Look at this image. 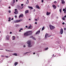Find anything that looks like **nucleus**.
<instances>
[{
	"instance_id": "obj_1",
	"label": "nucleus",
	"mask_w": 66,
	"mask_h": 66,
	"mask_svg": "<svg viewBox=\"0 0 66 66\" xmlns=\"http://www.w3.org/2000/svg\"><path fill=\"white\" fill-rule=\"evenodd\" d=\"M32 34V31H28L27 32L24 34V35L25 36H28L30 35H31Z\"/></svg>"
},
{
	"instance_id": "obj_2",
	"label": "nucleus",
	"mask_w": 66,
	"mask_h": 66,
	"mask_svg": "<svg viewBox=\"0 0 66 66\" xmlns=\"http://www.w3.org/2000/svg\"><path fill=\"white\" fill-rule=\"evenodd\" d=\"M27 43L28 44V47H31L32 46L31 45V41L30 40L28 41L27 42Z\"/></svg>"
},
{
	"instance_id": "obj_3",
	"label": "nucleus",
	"mask_w": 66,
	"mask_h": 66,
	"mask_svg": "<svg viewBox=\"0 0 66 66\" xmlns=\"http://www.w3.org/2000/svg\"><path fill=\"white\" fill-rule=\"evenodd\" d=\"M49 27L51 30H53V29H54V28H55V27H54L52 25H50Z\"/></svg>"
},
{
	"instance_id": "obj_4",
	"label": "nucleus",
	"mask_w": 66,
	"mask_h": 66,
	"mask_svg": "<svg viewBox=\"0 0 66 66\" xmlns=\"http://www.w3.org/2000/svg\"><path fill=\"white\" fill-rule=\"evenodd\" d=\"M63 30L62 28H61V29L60 33L61 34H63Z\"/></svg>"
},
{
	"instance_id": "obj_5",
	"label": "nucleus",
	"mask_w": 66,
	"mask_h": 66,
	"mask_svg": "<svg viewBox=\"0 0 66 66\" xmlns=\"http://www.w3.org/2000/svg\"><path fill=\"white\" fill-rule=\"evenodd\" d=\"M36 8L38 9H40L39 6L38 5H37L36 6Z\"/></svg>"
},
{
	"instance_id": "obj_6",
	"label": "nucleus",
	"mask_w": 66,
	"mask_h": 66,
	"mask_svg": "<svg viewBox=\"0 0 66 66\" xmlns=\"http://www.w3.org/2000/svg\"><path fill=\"white\" fill-rule=\"evenodd\" d=\"M23 16V14H21L19 16V18H20L21 17H22Z\"/></svg>"
},
{
	"instance_id": "obj_7",
	"label": "nucleus",
	"mask_w": 66,
	"mask_h": 66,
	"mask_svg": "<svg viewBox=\"0 0 66 66\" xmlns=\"http://www.w3.org/2000/svg\"><path fill=\"white\" fill-rule=\"evenodd\" d=\"M18 13V11H17L15 12H14V13L15 14H17Z\"/></svg>"
},
{
	"instance_id": "obj_8",
	"label": "nucleus",
	"mask_w": 66,
	"mask_h": 66,
	"mask_svg": "<svg viewBox=\"0 0 66 66\" xmlns=\"http://www.w3.org/2000/svg\"><path fill=\"white\" fill-rule=\"evenodd\" d=\"M61 1L62 2V4H64L65 3V1H64V0H61Z\"/></svg>"
},
{
	"instance_id": "obj_9",
	"label": "nucleus",
	"mask_w": 66,
	"mask_h": 66,
	"mask_svg": "<svg viewBox=\"0 0 66 66\" xmlns=\"http://www.w3.org/2000/svg\"><path fill=\"white\" fill-rule=\"evenodd\" d=\"M28 7L29 8V9H30L31 10H33V7H32V6H29Z\"/></svg>"
},
{
	"instance_id": "obj_10",
	"label": "nucleus",
	"mask_w": 66,
	"mask_h": 66,
	"mask_svg": "<svg viewBox=\"0 0 66 66\" xmlns=\"http://www.w3.org/2000/svg\"><path fill=\"white\" fill-rule=\"evenodd\" d=\"M51 14L50 12L49 13L48 11L47 12L46 15H49L50 14Z\"/></svg>"
},
{
	"instance_id": "obj_11",
	"label": "nucleus",
	"mask_w": 66,
	"mask_h": 66,
	"mask_svg": "<svg viewBox=\"0 0 66 66\" xmlns=\"http://www.w3.org/2000/svg\"><path fill=\"white\" fill-rule=\"evenodd\" d=\"M48 34H46L45 36V37L46 39V38L47 37V36H48Z\"/></svg>"
},
{
	"instance_id": "obj_12",
	"label": "nucleus",
	"mask_w": 66,
	"mask_h": 66,
	"mask_svg": "<svg viewBox=\"0 0 66 66\" xmlns=\"http://www.w3.org/2000/svg\"><path fill=\"white\" fill-rule=\"evenodd\" d=\"M25 14H27V13H29V10H27L25 11Z\"/></svg>"
},
{
	"instance_id": "obj_13",
	"label": "nucleus",
	"mask_w": 66,
	"mask_h": 66,
	"mask_svg": "<svg viewBox=\"0 0 66 66\" xmlns=\"http://www.w3.org/2000/svg\"><path fill=\"white\" fill-rule=\"evenodd\" d=\"M31 38H32L33 39H34V40H36V38H35L34 37H33V36H31Z\"/></svg>"
},
{
	"instance_id": "obj_14",
	"label": "nucleus",
	"mask_w": 66,
	"mask_h": 66,
	"mask_svg": "<svg viewBox=\"0 0 66 66\" xmlns=\"http://www.w3.org/2000/svg\"><path fill=\"white\" fill-rule=\"evenodd\" d=\"M40 33V30H39L36 33V34H39Z\"/></svg>"
},
{
	"instance_id": "obj_15",
	"label": "nucleus",
	"mask_w": 66,
	"mask_h": 66,
	"mask_svg": "<svg viewBox=\"0 0 66 66\" xmlns=\"http://www.w3.org/2000/svg\"><path fill=\"white\" fill-rule=\"evenodd\" d=\"M13 55L15 56H17V54L16 53H14L13 54Z\"/></svg>"
},
{
	"instance_id": "obj_16",
	"label": "nucleus",
	"mask_w": 66,
	"mask_h": 66,
	"mask_svg": "<svg viewBox=\"0 0 66 66\" xmlns=\"http://www.w3.org/2000/svg\"><path fill=\"white\" fill-rule=\"evenodd\" d=\"M18 64V62H16L14 63V65L15 66H16Z\"/></svg>"
},
{
	"instance_id": "obj_17",
	"label": "nucleus",
	"mask_w": 66,
	"mask_h": 66,
	"mask_svg": "<svg viewBox=\"0 0 66 66\" xmlns=\"http://www.w3.org/2000/svg\"><path fill=\"white\" fill-rule=\"evenodd\" d=\"M32 26H29V27H28V28L29 29H31L32 28Z\"/></svg>"
},
{
	"instance_id": "obj_18",
	"label": "nucleus",
	"mask_w": 66,
	"mask_h": 66,
	"mask_svg": "<svg viewBox=\"0 0 66 66\" xmlns=\"http://www.w3.org/2000/svg\"><path fill=\"white\" fill-rule=\"evenodd\" d=\"M9 20H8V21H11V17L9 18Z\"/></svg>"
},
{
	"instance_id": "obj_19",
	"label": "nucleus",
	"mask_w": 66,
	"mask_h": 66,
	"mask_svg": "<svg viewBox=\"0 0 66 66\" xmlns=\"http://www.w3.org/2000/svg\"><path fill=\"white\" fill-rule=\"evenodd\" d=\"M44 29H45V27H43L42 28V30L43 31V30H44Z\"/></svg>"
},
{
	"instance_id": "obj_20",
	"label": "nucleus",
	"mask_w": 66,
	"mask_h": 66,
	"mask_svg": "<svg viewBox=\"0 0 66 66\" xmlns=\"http://www.w3.org/2000/svg\"><path fill=\"white\" fill-rule=\"evenodd\" d=\"M13 40H14L15 39V37L13 36Z\"/></svg>"
},
{
	"instance_id": "obj_21",
	"label": "nucleus",
	"mask_w": 66,
	"mask_h": 66,
	"mask_svg": "<svg viewBox=\"0 0 66 66\" xmlns=\"http://www.w3.org/2000/svg\"><path fill=\"white\" fill-rule=\"evenodd\" d=\"M15 3V0H13V4H14V3Z\"/></svg>"
},
{
	"instance_id": "obj_22",
	"label": "nucleus",
	"mask_w": 66,
	"mask_h": 66,
	"mask_svg": "<svg viewBox=\"0 0 66 66\" xmlns=\"http://www.w3.org/2000/svg\"><path fill=\"white\" fill-rule=\"evenodd\" d=\"M19 22V20H17L16 21V22Z\"/></svg>"
},
{
	"instance_id": "obj_23",
	"label": "nucleus",
	"mask_w": 66,
	"mask_h": 66,
	"mask_svg": "<svg viewBox=\"0 0 66 66\" xmlns=\"http://www.w3.org/2000/svg\"><path fill=\"white\" fill-rule=\"evenodd\" d=\"M66 11L65 9H63V11H64V12H66V11Z\"/></svg>"
},
{
	"instance_id": "obj_24",
	"label": "nucleus",
	"mask_w": 66,
	"mask_h": 66,
	"mask_svg": "<svg viewBox=\"0 0 66 66\" xmlns=\"http://www.w3.org/2000/svg\"><path fill=\"white\" fill-rule=\"evenodd\" d=\"M59 11L60 13H62V10L61 9H60L59 10Z\"/></svg>"
},
{
	"instance_id": "obj_25",
	"label": "nucleus",
	"mask_w": 66,
	"mask_h": 66,
	"mask_svg": "<svg viewBox=\"0 0 66 66\" xmlns=\"http://www.w3.org/2000/svg\"><path fill=\"white\" fill-rule=\"evenodd\" d=\"M48 47H47L45 49V50H48Z\"/></svg>"
},
{
	"instance_id": "obj_26",
	"label": "nucleus",
	"mask_w": 66,
	"mask_h": 66,
	"mask_svg": "<svg viewBox=\"0 0 66 66\" xmlns=\"http://www.w3.org/2000/svg\"><path fill=\"white\" fill-rule=\"evenodd\" d=\"M55 6V5H52V6L53 7H54Z\"/></svg>"
},
{
	"instance_id": "obj_27",
	"label": "nucleus",
	"mask_w": 66,
	"mask_h": 66,
	"mask_svg": "<svg viewBox=\"0 0 66 66\" xmlns=\"http://www.w3.org/2000/svg\"><path fill=\"white\" fill-rule=\"evenodd\" d=\"M62 19H63V20H65V18H62Z\"/></svg>"
},
{
	"instance_id": "obj_28",
	"label": "nucleus",
	"mask_w": 66,
	"mask_h": 66,
	"mask_svg": "<svg viewBox=\"0 0 66 66\" xmlns=\"http://www.w3.org/2000/svg\"><path fill=\"white\" fill-rule=\"evenodd\" d=\"M54 9L55 10V9H56V6H55L54 7Z\"/></svg>"
},
{
	"instance_id": "obj_29",
	"label": "nucleus",
	"mask_w": 66,
	"mask_h": 66,
	"mask_svg": "<svg viewBox=\"0 0 66 66\" xmlns=\"http://www.w3.org/2000/svg\"><path fill=\"white\" fill-rule=\"evenodd\" d=\"M21 21H22V19H20V20H19V22H20Z\"/></svg>"
},
{
	"instance_id": "obj_30",
	"label": "nucleus",
	"mask_w": 66,
	"mask_h": 66,
	"mask_svg": "<svg viewBox=\"0 0 66 66\" xmlns=\"http://www.w3.org/2000/svg\"><path fill=\"white\" fill-rule=\"evenodd\" d=\"M35 21H37V19H35Z\"/></svg>"
},
{
	"instance_id": "obj_31",
	"label": "nucleus",
	"mask_w": 66,
	"mask_h": 66,
	"mask_svg": "<svg viewBox=\"0 0 66 66\" xmlns=\"http://www.w3.org/2000/svg\"><path fill=\"white\" fill-rule=\"evenodd\" d=\"M14 17L15 18H17V15H15L14 16Z\"/></svg>"
},
{
	"instance_id": "obj_32",
	"label": "nucleus",
	"mask_w": 66,
	"mask_h": 66,
	"mask_svg": "<svg viewBox=\"0 0 66 66\" xmlns=\"http://www.w3.org/2000/svg\"><path fill=\"white\" fill-rule=\"evenodd\" d=\"M55 57V56H54V54H53V57Z\"/></svg>"
},
{
	"instance_id": "obj_33",
	"label": "nucleus",
	"mask_w": 66,
	"mask_h": 66,
	"mask_svg": "<svg viewBox=\"0 0 66 66\" xmlns=\"http://www.w3.org/2000/svg\"><path fill=\"white\" fill-rule=\"evenodd\" d=\"M15 11H17V9H15Z\"/></svg>"
},
{
	"instance_id": "obj_34",
	"label": "nucleus",
	"mask_w": 66,
	"mask_h": 66,
	"mask_svg": "<svg viewBox=\"0 0 66 66\" xmlns=\"http://www.w3.org/2000/svg\"><path fill=\"white\" fill-rule=\"evenodd\" d=\"M6 50V51H9V50L7 51V50Z\"/></svg>"
},
{
	"instance_id": "obj_35",
	"label": "nucleus",
	"mask_w": 66,
	"mask_h": 66,
	"mask_svg": "<svg viewBox=\"0 0 66 66\" xmlns=\"http://www.w3.org/2000/svg\"><path fill=\"white\" fill-rule=\"evenodd\" d=\"M5 57H6L7 58H8V57H9V56H6Z\"/></svg>"
},
{
	"instance_id": "obj_36",
	"label": "nucleus",
	"mask_w": 66,
	"mask_h": 66,
	"mask_svg": "<svg viewBox=\"0 0 66 66\" xmlns=\"http://www.w3.org/2000/svg\"><path fill=\"white\" fill-rule=\"evenodd\" d=\"M29 53V52H27L25 53V54H27V53Z\"/></svg>"
},
{
	"instance_id": "obj_37",
	"label": "nucleus",
	"mask_w": 66,
	"mask_h": 66,
	"mask_svg": "<svg viewBox=\"0 0 66 66\" xmlns=\"http://www.w3.org/2000/svg\"><path fill=\"white\" fill-rule=\"evenodd\" d=\"M42 2H44V0H42Z\"/></svg>"
},
{
	"instance_id": "obj_38",
	"label": "nucleus",
	"mask_w": 66,
	"mask_h": 66,
	"mask_svg": "<svg viewBox=\"0 0 66 66\" xmlns=\"http://www.w3.org/2000/svg\"><path fill=\"white\" fill-rule=\"evenodd\" d=\"M64 18H66V15H65V16H64Z\"/></svg>"
},
{
	"instance_id": "obj_39",
	"label": "nucleus",
	"mask_w": 66,
	"mask_h": 66,
	"mask_svg": "<svg viewBox=\"0 0 66 66\" xmlns=\"http://www.w3.org/2000/svg\"><path fill=\"white\" fill-rule=\"evenodd\" d=\"M64 30H66V28H64Z\"/></svg>"
},
{
	"instance_id": "obj_40",
	"label": "nucleus",
	"mask_w": 66,
	"mask_h": 66,
	"mask_svg": "<svg viewBox=\"0 0 66 66\" xmlns=\"http://www.w3.org/2000/svg\"><path fill=\"white\" fill-rule=\"evenodd\" d=\"M54 3H56L57 2H56V1H55V2H54Z\"/></svg>"
},
{
	"instance_id": "obj_41",
	"label": "nucleus",
	"mask_w": 66,
	"mask_h": 66,
	"mask_svg": "<svg viewBox=\"0 0 66 66\" xmlns=\"http://www.w3.org/2000/svg\"><path fill=\"white\" fill-rule=\"evenodd\" d=\"M1 57H4V56L3 55H2L1 56Z\"/></svg>"
},
{
	"instance_id": "obj_42",
	"label": "nucleus",
	"mask_w": 66,
	"mask_h": 66,
	"mask_svg": "<svg viewBox=\"0 0 66 66\" xmlns=\"http://www.w3.org/2000/svg\"><path fill=\"white\" fill-rule=\"evenodd\" d=\"M14 19V18H12L11 19V20H13Z\"/></svg>"
},
{
	"instance_id": "obj_43",
	"label": "nucleus",
	"mask_w": 66,
	"mask_h": 66,
	"mask_svg": "<svg viewBox=\"0 0 66 66\" xmlns=\"http://www.w3.org/2000/svg\"><path fill=\"white\" fill-rule=\"evenodd\" d=\"M23 4H21V6H23Z\"/></svg>"
},
{
	"instance_id": "obj_44",
	"label": "nucleus",
	"mask_w": 66,
	"mask_h": 66,
	"mask_svg": "<svg viewBox=\"0 0 66 66\" xmlns=\"http://www.w3.org/2000/svg\"><path fill=\"white\" fill-rule=\"evenodd\" d=\"M37 23L36 22H35V24H37Z\"/></svg>"
},
{
	"instance_id": "obj_45",
	"label": "nucleus",
	"mask_w": 66,
	"mask_h": 66,
	"mask_svg": "<svg viewBox=\"0 0 66 66\" xmlns=\"http://www.w3.org/2000/svg\"><path fill=\"white\" fill-rule=\"evenodd\" d=\"M65 24V23L63 22L62 23V24Z\"/></svg>"
},
{
	"instance_id": "obj_46",
	"label": "nucleus",
	"mask_w": 66,
	"mask_h": 66,
	"mask_svg": "<svg viewBox=\"0 0 66 66\" xmlns=\"http://www.w3.org/2000/svg\"><path fill=\"white\" fill-rule=\"evenodd\" d=\"M11 13V11H9V13Z\"/></svg>"
},
{
	"instance_id": "obj_47",
	"label": "nucleus",
	"mask_w": 66,
	"mask_h": 66,
	"mask_svg": "<svg viewBox=\"0 0 66 66\" xmlns=\"http://www.w3.org/2000/svg\"><path fill=\"white\" fill-rule=\"evenodd\" d=\"M12 32H10V34H12Z\"/></svg>"
},
{
	"instance_id": "obj_48",
	"label": "nucleus",
	"mask_w": 66,
	"mask_h": 66,
	"mask_svg": "<svg viewBox=\"0 0 66 66\" xmlns=\"http://www.w3.org/2000/svg\"><path fill=\"white\" fill-rule=\"evenodd\" d=\"M33 54H35V53H33Z\"/></svg>"
},
{
	"instance_id": "obj_49",
	"label": "nucleus",
	"mask_w": 66,
	"mask_h": 66,
	"mask_svg": "<svg viewBox=\"0 0 66 66\" xmlns=\"http://www.w3.org/2000/svg\"><path fill=\"white\" fill-rule=\"evenodd\" d=\"M21 29H20V30H19V31L20 32H21Z\"/></svg>"
},
{
	"instance_id": "obj_50",
	"label": "nucleus",
	"mask_w": 66,
	"mask_h": 66,
	"mask_svg": "<svg viewBox=\"0 0 66 66\" xmlns=\"http://www.w3.org/2000/svg\"><path fill=\"white\" fill-rule=\"evenodd\" d=\"M26 28H28V26H26Z\"/></svg>"
},
{
	"instance_id": "obj_51",
	"label": "nucleus",
	"mask_w": 66,
	"mask_h": 66,
	"mask_svg": "<svg viewBox=\"0 0 66 66\" xmlns=\"http://www.w3.org/2000/svg\"><path fill=\"white\" fill-rule=\"evenodd\" d=\"M29 20H31L30 19H29Z\"/></svg>"
},
{
	"instance_id": "obj_52",
	"label": "nucleus",
	"mask_w": 66,
	"mask_h": 66,
	"mask_svg": "<svg viewBox=\"0 0 66 66\" xmlns=\"http://www.w3.org/2000/svg\"><path fill=\"white\" fill-rule=\"evenodd\" d=\"M9 9H10V8H11V7L10 6L9 7Z\"/></svg>"
},
{
	"instance_id": "obj_53",
	"label": "nucleus",
	"mask_w": 66,
	"mask_h": 66,
	"mask_svg": "<svg viewBox=\"0 0 66 66\" xmlns=\"http://www.w3.org/2000/svg\"><path fill=\"white\" fill-rule=\"evenodd\" d=\"M7 39H9V38H7Z\"/></svg>"
},
{
	"instance_id": "obj_54",
	"label": "nucleus",
	"mask_w": 66,
	"mask_h": 66,
	"mask_svg": "<svg viewBox=\"0 0 66 66\" xmlns=\"http://www.w3.org/2000/svg\"><path fill=\"white\" fill-rule=\"evenodd\" d=\"M23 47H26V46H25V45H24Z\"/></svg>"
},
{
	"instance_id": "obj_55",
	"label": "nucleus",
	"mask_w": 66,
	"mask_h": 66,
	"mask_svg": "<svg viewBox=\"0 0 66 66\" xmlns=\"http://www.w3.org/2000/svg\"><path fill=\"white\" fill-rule=\"evenodd\" d=\"M35 9L34 10V12H35Z\"/></svg>"
},
{
	"instance_id": "obj_56",
	"label": "nucleus",
	"mask_w": 66,
	"mask_h": 66,
	"mask_svg": "<svg viewBox=\"0 0 66 66\" xmlns=\"http://www.w3.org/2000/svg\"><path fill=\"white\" fill-rule=\"evenodd\" d=\"M21 29V30H23V29H22V28H21V29Z\"/></svg>"
},
{
	"instance_id": "obj_57",
	"label": "nucleus",
	"mask_w": 66,
	"mask_h": 66,
	"mask_svg": "<svg viewBox=\"0 0 66 66\" xmlns=\"http://www.w3.org/2000/svg\"><path fill=\"white\" fill-rule=\"evenodd\" d=\"M18 1V0H16V2H17Z\"/></svg>"
},
{
	"instance_id": "obj_58",
	"label": "nucleus",
	"mask_w": 66,
	"mask_h": 66,
	"mask_svg": "<svg viewBox=\"0 0 66 66\" xmlns=\"http://www.w3.org/2000/svg\"><path fill=\"white\" fill-rule=\"evenodd\" d=\"M65 11H66V7H65Z\"/></svg>"
},
{
	"instance_id": "obj_59",
	"label": "nucleus",
	"mask_w": 66,
	"mask_h": 66,
	"mask_svg": "<svg viewBox=\"0 0 66 66\" xmlns=\"http://www.w3.org/2000/svg\"><path fill=\"white\" fill-rule=\"evenodd\" d=\"M65 11H64V13H65Z\"/></svg>"
},
{
	"instance_id": "obj_60",
	"label": "nucleus",
	"mask_w": 66,
	"mask_h": 66,
	"mask_svg": "<svg viewBox=\"0 0 66 66\" xmlns=\"http://www.w3.org/2000/svg\"><path fill=\"white\" fill-rule=\"evenodd\" d=\"M0 50H3V49H0Z\"/></svg>"
},
{
	"instance_id": "obj_61",
	"label": "nucleus",
	"mask_w": 66,
	"mask_h": 66,
	"mask_svg": "<svg viewBox=\"0 0 66 66\" xmlns=\"http://www.w3.org/2000/svg\"><path fill=\"white\" fill-rule=\"evenodd\" d=\"M22 8H23V7H22L21 8V9H22Z\"/></svg>"
},
{
	"instance_id": "obj_62",
	"label": "nucleus",
	"mask_w": 66,
	"mask_h": 66,
	"mask_svg": "<svg viewBox=\"0 0 66 66\" xmlns=\"http://www.w3.org/2000/svg\"><path fill=\"white\" fill-rule=\"evenodd\" d=\"M57 18H58V17H56Z\"/></svg>"
},
{
	"instance_id": "obj_63",
	"label": "nucleus",
	"mask_w": 66,
	"mask_h": 66,
	"mask_svg": "<svg viewBox=\"0 0 66 66\" xmlns=\"http://www.w3.org/2000/svg\"><path fill=\"white\" fill-rule=\"evenodd\" d=\"M0 33H1V31H0Z\"/></svg>"
},
{
	"instance_id": "obj_64",
	"label": "nucleus",
	"mask_w": 66,
	"mask_h": 66,
	"mask_svg": "<svg viewBox=\"0 0 66 66\" xmlns=\"http://www.w3.org/2000/svg\"><path fill=\"white\" fill-rule=\"evenodd\" d=\"M39 18V17H38V19Z\"/></svg>"
}]
</instances>
